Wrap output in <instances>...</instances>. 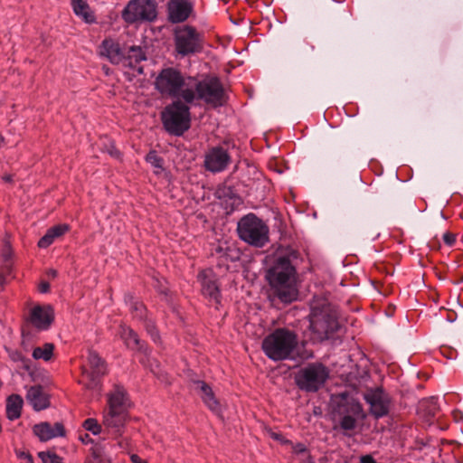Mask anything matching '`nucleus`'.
Here are the masks:
<instances>
[{"label": "nucleus", "instance_id": "obj_20", "mask_svg": "<svg viewBox=\"0 0 463 463\" xmlns=\"http://www.w3.org/2000/svg\"><path fill=\"white\" fill-rule=\"evenodd\" d=\"M99 53L106 57L112 64H120L124 61V52L118 41L105 38L99 46Z\"/></svg>", "mask_w": 463, "mask_h": 463}, {"label": "nucleus", "instance_id": "obj_28", "mask_svg": "<svg viewBox=\"0 0 463 463\" xmlns=\"http://www.w3.org/2000/svg\"><path fill=\"white\" fill-rule=\"evenodd\" d=\"M23 403V399L18 394H12L8 397L6 403V417L10 420H14L20 418Z\"/></svg>", "mask_w": 463, "mask_h": 463}, {"label": "nucleus", "instance_id": "obj_49", "mask_svg": "<svg viewBox=\"0 0 463 463\" xmlns=\"http://www.w3.org/2000/svg\"><path fill=\"white\" fill-rule=\"evenodd\" d=\"M5 283V278L3 274L0 273V286H3Z\"/></svg>", "mask_w": 463, "mask_h": 463}, {"label": "nucleus", "instance_id": "obj_36", "mask_svg": "<svg viewBox=\"0 0 463 463\" xmlns=\"http://www.w3.org/2000/svg\"><path fill=\"white\" fill-rule=\"evenodd\" d=\"M294 358L291 360H300V361H307L309 359H312L314 357V352L311 349L307 348V343L301 342L299 345L297 344V348L294 351Z\"/></svg>", "mask_w": 463, "mask_h": 463}, {"label": "nucleus", "instance_id": "obj_53", "mask_svg": "<svg viewBox=\"0 0 463 463\" xmlns=\"http://www.w3.org/2000/svg\"><path fill=\"white\" fill-rule=\"evenodd\" d=\"M2 385H3V383H2V381L0 380V388L2 387Z\"/></svg>", "mask_w": 463, "mask_h": 463}, {"label": "nucleus", "instance_id": "obj_23", "mask_svg": "<svg viewBox=\"0 0 463 463\" xmlns=\"http://www.w3.org/2000/svg\"><path fill=\"white\" fill-rule=\"evenodd\" d=\"M26 400L35 411H42L50 406L49 395L41 385H33L26 393Z\"/></svg>", "mask_w": 463, "mask_h": 463}, {"label": "nucleus", "instance_id": "obj_43", "mask_svg": "<svg viewBox=\"0 0 463 463\" xmlns=\"http://www.w3.org/2000/svg\"><path fill=\"white\" fill-rule=\"evenodd\" d=\"M15 454L20 463H33V457L28 451L17 449Z\"/></svg>", "mask_w": 463, "mask_h": 463}, {"label": "nucleus", "instance_id": "obj_17", "mask_svg": "<svg viewBox=\"0 0 463 463\" xmlns=\"http://www.w3.org/2000/svg\"><path fill=\"white\" fill-rule=\"evenodd\" d=\"M54 320L53 308L47 306H35L33 307L28 317V321L38 330H48Z\"/></svg>", "mask_w": 463, "mask_h": 463}, {"label": "nucleus", "instance_id": "obj_52", "mask_svg": "<svg viewBox=\"0 0 463 463\" xmlns=\"http://www.w3.org/2000/svg\"><path fill=\"white\" fill-rule=\"evenodd\" d=\"M85 463H94L91 460L86 461Z\"/></svg>", "mask_w": 463, "mask_h": 463}, {"label": "nucleus", "instance_id": "obj_21", "mask_svg": "<svg viewBox=\"0 0 463 463\" xmlns=\"http://www.w3.org/2000/svg\"><path fill=\"white\" fill-rule=\"evenodd\" d=\"M146 56L140 46H131L126 54L122 64L129 68L138 75L144 74V68L140 65L141 61H146Z\"/></svg>", "mask_w": 463, "mask_h": 463}, {"label": "nucleus", "instance_id": "obj_41", "mask_svg": "<svg viewBox=\"0 0 463 463\" xmlns=\"http://www.w3.org/2000/svg\"><path fill=\"white\" fill-rule=\"evenodd\" d=\"M292 445V452L297 455L304 454L307 457V463H314L313 458L310 455L307 446L304 443L298 442Z\"/></svg>", "mask_w": 463, "mask_h": 463}, {"label": "nucleus", "instance_id": "obj_38", "mask_svg": "<svg viewBox=\"0 0 463 463\" xmlns=\"http://www.w3.org/2000/svg\"><path fill=\"white\" fill-rule=\"evenodd\" d=\"M142 322L144 324V326H145L147 334L151 336L152 340L155 343L159 342L160 335H159V332L156 326L155 322L151 318H148V317L144 319Z\"/></svg>", "mask_w": 463, "mask_h": 463}, {"label": "nucleus", "instance_id": "obj_3", "mask_svg": "<svg viewBox=\"0 0 463 463\" xmlns=\"http://www.w3.org/2000/svg\"><path fill=\"white\" fill-rule=\"evenodd\" d=\"M192 79L193 76H185L177 69L165 68L156 76L155 87L162 95L186 103L194 97L190 89Z\"/></svg>", "mask_w": 463, "mask_h": 463}, {"label": "nucleus", "instance_id": "obj_40", "mask_svg": "<svg viewBox=\"0 0 463 463\" xmlns=\"http://www.w3.org/2000/svg\"><path fill=\"white\" fill-rule=\"evenodd\" d=\"M5 349L8 354L9 358L13 362H14V363L21 362L24 364V367L28 369L27 363L29 362V360L26 359L20 351L15 350V349H11V348H5Z\"/></svg>", "mask_w": 463, "mask_h": 463}, {"label": "nucleus", "instance_id": "obj_2", "mask_svg": "<svg viewBox=\"0 0 463 463\" xmlns=\"http://www.w3.org/2000/svg\"><path fill=\"white\" fill-rule=\"evenodd\" d=\"M190 89L194 97L187 99L186 104L199 105L203 101L217 109L227 103L228 96L221 80L216 76H208L203 80L193 77Z\"/></svg>", "mask_w": 463, "mask_h": 463}, {"label": "nucleus", "instance_id": "obj_7", "mask_svg": "<svg viewBox=\"0 0 463 463\" xmlns=\"http://www.w3.org/2000/svg\"><path fill=\"white\" fill-rule=\"evenodd\" d=\"M189 105L183 102V99H175L165 108L161 113V119L167 133L180 137L190 128L191 113Z\"/></svg>", "mask_w": 463, "mask_h": 463}, {"label": "nucleus", "instance_id": "obj_13", "mask_svg": "<svg viewBox=\"0 0 463 463\" xmlns=\"http://www.w3.org/2000/svg\"><path fill=\"white\" fill-rule=\"evenodd\" d=\"M87 361L90 369L83 367L82 373L90 380L87 387L93 389L99 385V380L107 374V364L96 351L91 349L88 351Z\"/></svg>", "mask_w": 463, "mask_h": 463}, {"label": "nucleus", "instance_id": "obj_25", "mask_svg": "<svg viewBox=\"0 0 463 463\" xmlns=\"http://www.w3.org/2000/svg\"><path fill=\"white\" fill-rule=\"evenodd\" d=\"M199 279H201L203 295L219 303L221 293L216 280L208 278L204 273H200Z\"/></svg>", "mask_w": 463, "mask_h": 463}, {"label": "nucleus", "instance_id": "obj_15", "mask_svg": "<svg viewBox=\"0 0 463 463\" xmlns=\"http://www.w3.org/2000/svg\"><path fill=\"white\" fill-rule=\"evenodd\" d=\"M128 419V411L103 410L102 425L108 433L116 437L123 435Z\"/></svg>", "mask_w": 463, "mask_h": 463}, {"label": "nucleus", "instance_id": "obj_26", "mask_svg": "<svg viewBox=\"0 0 463 463\" xmlns=\"http://www.w3.org/2000/svg\"><path fill=\"white\" fill-rule=\"evenodd\" d=\"M195 383L198 385L201 392H202V400L204 402V404L211 410L212 411L215 413L220 412V403L218 400L215 398V395L211 388L210 385H208L203 381H196Z\"/></svg>", "mask_w": 463, "mask_h": 463}, {"label": "nucleus", "instance_id": "obj_11", "mask_svg": "<svg viewBox=\"0 0 463 463\" xmlns=\"http://www.w3.org/2000/svg\"><path fill=\"white\" fill-rule=\"evenodd\" d=\"M232 163V156L222 145L209 147L203 156V167L206 171L217 174L225 171Z\"/></svg>", "mask_w": 463, "mask_h": 463}, {"label": "nucleus", "instance_id": "obj_4", "mask_svg": "<svg viewBox=\"0 0 463 463\" xmlns=\"http://www.w3.org/2000/svg\"><path fill=\"white\" fill-rule=\"evenodd\" d=\"M309 329L315 340L322 342L333 337L340 328L338 312L335 306L323 302L311 307Z\"/></svg>", "mask_w": 463, "mask_h": 463}, {"label": "nucleus", "instance_id": "obj_16", "mask_svg": "<svg viewBox=\"0 0 463 463\" xmlns=\"http://www.w3.org/2000/svg\"><path fill=\"white\" fill-rule=\"evenodd\" d=\"M333 402L334 411L338 415H363L364 413L362 404L346 392L335 395Z\"/></svg>", "mask_w": 463, "mask_h": 463}, {"label": "nucleus", "instance_id": "obj_6", "mask_svg": "<svg viewBox=\"0 0 463 463\" xmlns=\"http://www.w3.org/2000/svg\"><path fill=\"white\" fill-rule=\"evenodd\" d=\"M238 237L250 246L264 247L269 241L268 225L254 213L242 216L237 222Z\"/></svg>", "mask_w": 463, "mask_h": 463}, {"label": "nucleus", "instance_id": "obj_42", "mask_svg": "<svg viewBox=\"0 0 463 463\" xmlns=\"http://www.w3.org/2000/svg\"><path fill=\"white\" fill-rule=\"evenodd\" d=\"M13 256V249L8 239H5L4 246L1 250V258L5 263H7Z\"/></svg>", "mask_w": 463, "mask_h": 463}, {"label": "nucleus", "instance_id": "obj_50", "mask_svg": "<svg viewBox=\"0 0 463 463\" xmlns=\"http://www.w3.org/2000/svg\"><path fill=\"white\" fill-rule=\"evenodd\" d=\"M49 275L54 278L57 276V271L55 269H50Z\"/></svg>", "mask_w": 463, "mask_h": 463}, {"label": "nucleus", "instance_id": "obj_19", "mask_svg": "<svg viewBox=\"0 0 463 463\" xmlns=\"http://www.w3.org/2000/svg\"><path fill=\"white\" fill-rule=\"evenodd\" d=\"M168 19L174 24L184 22L193 11L189 0H170L168 2Z\"/></svg>", "mask_w": 463, "mask_h": 463}, {"label": "nucleus", "instance_id": "obj_37", "mask_svg": "<svg viewBox=\"0 0 463 463\" xmlns=\"http://www.w3.org/2000/svg\"><path fill=\"white\" fill-rule=\"evenodd\" d=\"M82 427L93 435H99L102 431L103 425L99 424L94 418H88L83 421Z\"/></svg>", "mask_w": 463, "mask_h": 463}, {"label": "nucleus", "instance_id": "obj_47", "mask_svg": "<svg viewBox=\"0 0 463 463\" xmlns=\"http://www.w3.org/2000/svg\"><path fill=\"white\" fill-rule=\"evenodd\" d=\"M41 293H47L50 290V284L47 281H42L38 288Z\"/></svg>", "mask_w": 463, "mask_h": 463}, {"label": "nucleus", "instance_id": "obj_22", "mask_svg": "<svg viewBox=\"0 0 463 463\" xmlns=\"http://www.w3.org/2000/svg\"><path fill=\"white\" fill-rule=\"evenodd\" d=\"M33 433L40 440L47 441L56 437L65 436L66 431L61 422H56L53 427L48 422H42L34 425Z\"/></svg>", "mask_w": 463, "mask_h": 463}, {"label": "nucleus", "instance_id": "obj_31", "mask_svg": "<svg viewBox=\"0 0 463 463\" xmlns=\"http://www.w3.org/2000/svg\"><path fill=\"white\" fill-rule=\"evenodd\" d=\"M54 345L52 343H45L43 346L35 347L33 350L32 356L35 360L50 361L53 356Z\"/></svg>", "mask_w": 463, "mask_h": 463}, {"label": "nucleus", "instance_id": "obj_29", "mask_svg": "<svg viewBox=\"0 0 463 463\" xmlns=\"http://www.w3.org/2000/svg\"><path fill=\"white\" fill-rule=\"evenodd\" d=\"M315 51V46L306 39H298L295 42L293 52L299 59H308Z\"/></svg>", "mask_w": 463, "mask_h": 463}, {"label": "nucleus", "instance_id": "obj_35", "mask_svg": "<svg viewBox=\"0 0 463 463\" xmlns=\"http://www.w3.org/2000/svg\"><path fill=\"white\" fill-rule=\"evenodd\" d=\"M420 410L424 411L425 416L430 420L434 418L439 412V406L436 399L430 398L420 402Z\"/></svg>", "mask_w": 463, "mask_h": 463}, {"label": "nucleus", "instance_id": "obj_33", "mask_svg": "<svg viewBox=\"0 0 463 463\" xmlns=\"http://www.w3.org/2000/svg\"><path fill=\"white\" fill-rule=\"evenodd\" d=\"M129 310L132 317L139 321H143L147 317V310L145 305L135 299L132 296L129 297Z\"/></svg>", "mask_w": 463, "mask_h": 463}, {"label": "nucleus", "instance_id": "obj_39", "mask_svg": "<svg viewBox=\"0 0 463 463\" xmlns=\"http://www.w3.org/2000/svg\"><path fill=\"white\" fill-rule=\"evenodd\" d=\"M38 456L43 463H63L62 458L52 451H42Z\"/></svg>", "mask_w": 463, "mask_h": 463}, {"label": "nucleus", "instance_id": "obj_30", "mask_svg": "<svg viewBox=\"0 0 463 463\" xmlns=\"http://www.w3.org/2000/svg\"><path fill=\"white\" fill-rule=\"evenodd\" d=\"M340 416L341 419L339 420V426L341 430L345 431L344 434L348 437L351 436L348 431H353L355 430L357 426V419H364L365 417L364 413H363V415L347 414Z\"/></svg>", "mask_w": 463, "mask_h": 463}, {"label": "nucleus", "instance_id": "obj_51", "mask_svg": "<svg viewBox=\"0 0 463 463\" xmlns=\"http://www.w3.org/2000/svg\"><path fill=\"white\" fill-rule=\"evenodd\" d=\"M137 459H138V456H137V455H132V456H131V460H132L133 462H137Z\"/></svg>", "mask_w": 463, "mask_h": 463}, {"label": "nucleus", "instance_id": "obj_44", "mask_svg": "<svg viewBox=\"0 0 463 463\" xmlns=\"http://www.w3.org/2000/svg\"><path fill=\"white\" fill-rule=\"evenodd\" d=\"M107 152L114 158L120 159L121 152L115 146L114 143H110L107 148Z\"/></svg>", "mask_w": 463, "mask_h": 463}, {"label": "nucleus", "instance_id": "obj_9", "mask_svg": "<svg viewBox=\"0 0 463 463\" xmlns=\"http://www.w3.org/2000/svg\"><path fill=\"white\" fill-rule=\"evenodd\" d=\"M157 14L156 0H130L121 11V18L128 24L153 23Z\"/></svg>", "mask_w": 463, "mask_h": 463}, {"label": "nucleus", "instance_id": "obj_18", "mask_svg": "<svg viewBox=\"0 0 463 463\" xmlns=\"http://www.w3.org/2000/svg\"><path fill=\"white\" fill-rule=\"evenodd\" d=\"M107 411H128V397L126 389L115 384L113 390L107 394Z\"/></svg>", "mask_w": 463, "mask_h": 463}, {"label": "nucleus", "instance_id": "obj_27", "mask_svg": "<svg viewBox=\"0 0 463 463\" xmlns=\"http://www.w3.org/2000/svg\"><path fill=\"white\" fill-rule=\"evenodd\" d=\"M120 335L128 348L138 351L142 350L143 343L141 342L138 335L132 328L121 326Z\"/></svg>", "mask_w": 463, "mask_h": 463}, {"label": "nucleus", "instance_id": "obj_45", "mask_svg": "<svg viewBox=\"0 0 463 463\" xmlns=\"http://www.w3.org/2000/svg\"><path fill=\"white\" fill-rule=\"evenodd\" d=\"M443 241H444L446 245L451 247L456 242V234H454L452 232H445L443 234Z\"/></svg>", "mask_w": 463, "mask_h": 463}, {"label": "nucleus", "instance_id": "obj_8", "mask_svg": "<svg viewBox=\"0 0 463 463\" xmlns=\"http://www.w3.org/2000/svg\"><path fill=\"white\" fill-rule=\"evenodd\" d=\"M330 375V370L320 362L310 363L300 368L295 374L297 386L307 392H316L321 389Z\"/></svg>", "mask_w": 463, "mask_h": 463}, {"label": "nucleus", "instance_id": "obj_24", "mask_svg": "<svg viewBox=\"0 0 463 463\" xmlns=\"http://www.w3.org/2000/svg\"><path fill=\"white\" fill-rule=\"evenodd\" d=\"M70 230L68 224H58L47 230L46 233L38 241V247L42 249L48 248L53 243L54 240L62 236Z\"/></svg>", "mask_w": 463, "mask_h": 463}, {"label": "nucleus", "instance_id": "obj_14", "mask_svg": "<svg viewBox=\"0 0 463 463\" xmlns=\"http://www.w3.org/2000/svg\"><path fill=\"white\" fill-rule=\"evenodd\" d=\"M212 255L216 258L219 267L229 269L230 263H235L241 258V251L234 242L218 241L213 248Z\"/></svg>", "mask_w": 463, "mask_h": 463}, {"label": "nucleus", "instance_id": "obj_32", "mask_svg": "<svg viewBox=\"0 0 463 463\" xmlns=\"http://www.w3.org/2000/svg\"><path fill=\"white\" fill-rule=\"evenodd\" d=\"M72 8L75 14L81 16L85 22H94V16L89 12V5L83 0H72Z\"/></svg>", "mask_w": 463, "mask_h": 463}, {"label": "nucleus", "instance_id": "obj_48", "mask_svg": "<svg viewBox=\"0 0 463 463\" xmlns=\"http://www.w3.org/2000/svg\"><path fill=\"white\" fill-rule=\"evenodd\" d=\"M222 195L229 196L230 198H235V199L239 200V197L236 196V194L233 193L232 189L230 187L222 190Z\"/></svg>", "mask_w": 463, "mask_h": 463}, {"label": "nucleus", "instance_id": "obj_10", "mask_svg": "<svg viewBox=\"0 0 463 463\" xmlns=\"http://www.w3.org/2000/svg\"><path fill=\"white\" fill-rule=\"evenodd\" d=\"M202 35L193 26L185 25L175 31V51L182 56L201 52L203 49Z\"/></svg>", "mask_w": 463, "mask_h": 463}, {"label": "nucleus", "instance_id": "obj_12", "mask_svg": "<svg viewBox=\"0 0 463 463\" xmlns=\"http://www.w3.org/2000/svg\"><path fill=\"white\" fill-rule=\"evenodd\" d=\"M364 401L369 404L370 413L380 419L387 416L390 411V395L381 387L368 390L364 394Z\"/></svg>", "mask_w": 463, "mask_h": 463}, {"label": "nucleus", "instance_id": "obj_34", "mask_svg": "<svg viewBox=\"0 0 463 463\" xmlns=\"http://www.w3.org/2000/svg\"><path fill=\"white\" fill-rule=\"evenodd\" d=\"M145 159L155 168L156 175H159L164 170V158L158 156L156 150H150Z\"/></svg>", "mask_w": 463, "mask_h": 463}, {"label": "nucleus", "instance_id": "obj_1", "mask_svg": "<svg viewBox=\"0 0 463 463\" xmlns=\"http://www.w3.org/2000/svg\"><path fill=\"white\" fill-rule=\"evenodd\" d=\"M296 274V268L288 255L276 258L267 270L266 279L273 296L284 304H290L298 298Z\"/></svg>", "mask_w": 463, "mask_h": 463}, {"label": "nucleus", "instance_id": "obj_46", "mask_svg": "<svg viewBox=\"0 0 463 463\" xmlns=\"http://www.w3.org/2000/svg\"><path fill=\"white\" fill-rule=\"evenodd\" d=\"M270 437L273 439L281 442L282 444H292V442L289 439H287L286 438H284L281 433L270 432Z\"/></svg>", "mask_w": 463, "mask_h": 463}, {"label": "nucleus", "instance_id": "obj_5", "mask_svg": "<svg viewBox=\"0 0 463 463\" xmlns=\"http://www.w3.org/2000/svg\"><path fill=\"white\" fill-rule=\"evenodd\" d=\"M298 335L288 328H277L262 341L261 348L266 356L274 361H285L294 358Z\"/></svg>", "mask_w": 463, "mask_h": 463}]
</instances>
